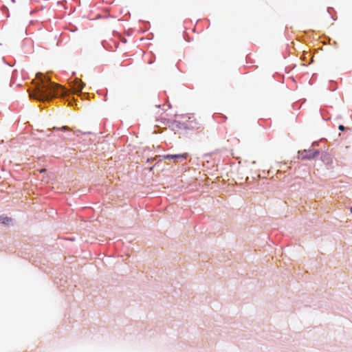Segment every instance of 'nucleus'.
<instances>
[{
  "label": "nucleus",
  "instance_id": "nucleus-1",
  "mask_svg": "<svg viewBox=\"0 0 352 352\" xmlns=\"http://www.w3.org/2000/svg\"><path fill=\"white\" fill-rule=\"evenodd\" d=\"M40 78V82L36 86L35 91L30 94V97L41 100H50L53 97H64L67 94V91L61 85L50 82L49 79L42 74H37L36 78Z\"/></svg>",
  "mask_w": 352,
  "mask_h": 352
},
{
  "label": "nucleus",
  "instance_id": "nucleus-2",
  "mask_svg": "<svg viewBox=\"0 0 352 352\" xmlns=\"http://www.w3.org/2000/svg\"><path fill=\"white\" fill-rule=\"evenodd\" d=\"M319 155V151L315 149L298 151V158L301 160H311Z\"/></svg>",
  "mask_w": 352,
  "mask_h": 352
},
{
  "label": "nucleus",
  "instance_id": "nucleus-3",
  "mask_svg": "<svg viewBox=\"0 0 352 352\" xmlns=\"http://www.w3.org/2000/svg\"><path fill=\"white\" fill-rule=\"evenodd\" d=\"M188 157L187 153L182 154H174V155H164L161 156L163 160H172L174 163H177L186 160Z\"/></svg>",
  "mask_w": 352,
  "mask_h": 352
},
{
  "label": "nucleus",
  "instance_id": "nucleus-4",
  "mask_svg": "<svg viewBox=\"0 0 352 352\" xmlns=\"http://www.w3.org/2000/svg\"><path fill=\"white\" fill-rule=\"evenodd\" d=\"M71 87L75 94L80 93L85 87V83L79 78L71 82Z\"/></svg>",
  "mask_w": 352,
  "mask_h": 352
},
{
  "label": "nucleus",
  "instance_id": "nucleus-5",
  "mask_svg": "<svg viewBox=\"0 0 352 352\" xmlns=\"http://www.w3.org/2000/svg\"><path fill=\"white\" fill-rule=\"evenodd\" d=\"M186 124L188 127L192 129H199L201 128V123L194 116L188 117V119L186 121Z\"/></svg>",
  "mask_w": 352,
  "mask_h": 352
},
{
  "label": "nucleus",
  "instance_id": "nucleus-6",
  "mask_svg": "<svg viewBox=\"0 0 352 352\" xmlns=\"http://www.w3.org/2000/svg\"><path fill=\"white\" fill-rule=\"evenodd\" d=\"M10 221H11V219L10 217H3V216L0 217V222L3 224H8Z\"/></svg>",
  "mask_w": 352,
  "mask_h": 352
},
{
  "label": "nucleus",
  "instance_id": "nucleus-7",
  "mask_svg": "<svg viewBox=\"0 0 352 352\" xmlns=\"http://www.w3.org/2000/svg\"><path fill=\"white\" fill-rule=\"evenodd\" d=\"M338 129H339V130H340V131H344L345 128H344V126L343 125H340V126H338Z\"/></svg>",
  "mask_w": 352,
  "mask_h": 352
},
{
  "label": "nucleus",
  "instance_id": "nucleus-8",
  "mask_svg": "<svg viewBox=\"0 0 352 352\" xmlns=\"http://www.w3.org/2000/svg\"><path fill=\"white\" fill-rule=\"evenodd\" d=\"M61 130H69V128L67 126H64L61 128Z\"/></svg>",
  "mask_w": 352,
  "mask_h": 352
},
{
  "label": "nucleus",
  "instance_id": "nucleus-9",
  "mask_svg": "<svg viewBox=\"0 0 352 352\" xmlns=\"http://www.w3.org/2000/svg\"><path fill=\"white\" fill-rule=\"evenodd\" d=\"M44 171H45V169H41V170H40V172H41V173H43V172H44Z\"/></svg>",
  "mask_w": 352,
  "mask_h": 352
},
{
  "label": "nucleus",
  "instance_id": "nucleus-10",
  "mask_svg": "<svg viewBox=\"0 0 352 352\" xmlns=\"http://www.w3.org/2000/svg\"><path fill=\"white\" fill-rule=\"evenodd\" d=\"M351 212H352V207L351 208Z\"/></svg>",
  "mask_w": 352,
  "mask_h": 352
}]
</instances>
